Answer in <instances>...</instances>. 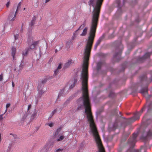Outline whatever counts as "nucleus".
I'll use <instances>...</instances> for the list:
<instances>
[{"label": "nucleus", "mask_w": 152, "mask_h": 152, "mask_svg": "<svg viewBox=\"0 0 152 152\" xmlns=\"http://www.w3.org/2000/svg\"><path fill=\"white\" fill-rule=\"evenodd\" d=\"M90 55H84L83 62V69L81 73L82 96L78 99L77 102L79 104L78 110L85 108V114L86 116L89 123L91 130L94 138L99 152H105L101 139L99 136L96 126L92 115L91 105L88 98L87 82L88 79V61Z\"/></svg>", "instance_id": "nucleus-1"}, {"label": "nucleus", "mask_w": 152, "mask_h": 152, "mask_svg": "<svg viewBox=\"0 0 152 152\" xmlns=\"http://www.w3.org/2000/svg\"><path fill=\"white\" fill-rule=\"evenodd\" d=\"M32 32L31 31H28V41L29 45L30 43L32 41L33 39V37L31 36ZM39 43V41H34L32 42V43L30 45H29V48L31 49H33L35 48L36 45L38 44Z\"/></svg>", "instance_id": "nucleus-2"}, {"label": "nucleus", "mask_w": 152, "mask_h": 152, "mask_svg": "<svg viewBox=\"0 0 152 152\" xmlns=\"http://www.w3.org/2000/svg\"><path fill=\"white\" fill-rule=\"evenodd\" d=\"M16 8L15 5V4L11 10V12L10 14L7 18V21L9 23H11L15 20L16 18L17 14H14L15 10Z\"/></svg>", "instance_id": "nucleus-3"}, {"label": "nucleus", "mask_w": 152, "mask_h": 152, "mask_svg": "<svg viewBox=\"0 0 152 152\" xmlns=\"http://www.w3.org/2000/svg\"><path fill=\"white\" fill-rule=\"evenodd\" d=\"M145 106H144L141 110L140 112L136 113L134 115V117H132L127 120V122L129 123H131L134 122L135 120L139 119L141 113L145 110Z\"/></svg>", "instance_id": "nucleus-4"}, {"label": "nucleus", "mask_w": 152, "mask_h": 152, "mask_svg": "<svg viewBox=\"0 0 152 152\" xmlns=\"http://www.w3.org/2000/svg\"><path fill=\"white\" fill-rule=\"evenodd\" d=\"M123 48V46L121 44L119 45V48L116 49V52L113 56V58L114 59H117V61H118L120 59V56Z\"/></svg>", "instance_id": "nucleus-5"}, {"label": "nucleus", "mask_w": 152, "mask_h": 152, "mask_svg": "<svg viewBox=\"0 0 152 152\" xmlns=\"http://www.w3.org/2000/svg\"><path fill=\"white\" fill-rule=\"evenodd\" d=\"M137 135V133H134L132 137H130L129 139L128 143L132 147H133L134 145L136 142V138Z\"/></svg>", "instance_id": "nucleus-6"}, {"label": "nucleus", "mask_w": 152, "mask_h": 152, "mask_svg": "<svg viewBox=\"0 0 152 152\" xmlns=\"http://www.w3.org/2000/svg\"><path fill=\"white\" fill-rule=\"evenodd\" d=\"M53 147V145L50 143L45 145L40 151V152H48L50 150V148Z\"/></svg>", "instance_id": "nucleus-7"}, {"label": "nucleus", "mask_w": 152, "mask_h": 152, "mask_svg": "<svg viewBox=\"0 0 152 152\" xmlns=\"http://www.w3.org/2000/svg\"><path fill=\"white\" fill-rule=\"evenodd\" d=\"M77 82V78H75L73 80H70L69 81V84L70 85V86L69 87V89H71L74 87L75 84Z\"/></svg>", "instance_id": "nucleus-8"}, {"label": "nucleus", "mask_w": 152, "mask_h": 152, "mask_svg": "<svg viewBox=\"0 0 152 152\" xmlns=\"http://www.w3.org/2000/svg\"><path fill=\"white\" fill-rule=\"evenodd\" d=\"M150 55V53H146L143 57L139 58V61L141 62H143L144 60L148 58Z\"/></svg>", "instance_id": "nucleus-9"}, {"label": "nucleus", "mask_w": 152, "mask_h": 152, "mask_svg": "<svg viewBox=\"0 0 152 152\" xmlns=\"http://www.w3.org/2000/svg\"><path fill=\"white\" fill-rule=\"evenodd\" d=\"M146 131V134L147 137L151 136L152 135L151 129H149L147 127L145 129V131L144 133V134Z\"/></svg>", "instance_id": "nucleus-10"}, {"label": "nucleus", "mask_w": 152, "mask_h": 152, "mask_svg": "<svg viewBox=\"0 0 152 152\" xmlns=\"http://www.w3.org/2000/svg\"><path fill=\"white\" fill-rule=\"evenodd\" d=\"M72 63V60H69L66 62L64 65L63 68L66 69L69 67V66Z\"/></svg>", "instance_id": "nucleus-11"}, {"label": "nucleus", "mask_w": 152, "mask_h": 152, "mask_svg": "<svg viewBox=\"0 0 152 152\" xmlns=\"http://www.w3.org/2000/svg\"><path fill=\"white\" fill-rule=\"evenodd\" d=\"M152 102H150L148 101L147 102L146 105L147 107L148 111H149L152 109Z\"/></svg>", "instance_id": "nucleus-12"}, {"label": "nucleus", "mask_w": 152, "mask_h": 152, "mask_svg": "<svg viewBox=\"0 0 152 152\" xmlns=\"http://www.w3.org/2000/svg\"><path fill=\"white\" fill-rule=\"evenodd\" d=\"M148 91L147 88V87H145L144 88H142L140 91V93L143 95H144L147 93Z\"/></svg>", "instance_id": "nucleus-13"}, {"label": "nucleus", "mask_w": 152, "mask_h": 152, "mask_svg": "<svg viewBox=\"0 0 152 152\" xmlns=\"http://www.w3.org/2000/svg\"><path fill=\"white\" fill-rule=\"evenodd\" d=\"M88 28L87 27H85L83 30L82 33L80 35L81 36H85L86 35L88 31Z\"/></svg>", "instance_id": "nucleus-14"}, {"label": "nucleus", "mask_w": 152, "mask_h": 152, "mask_svg": "<svg viewBox=\"0 0 152 152\" xmlns=\"http://www.w3.org/2000/svg\"><path fill=\"white\" fill-rule=\"evenodd\" d=\"M86 20L84 21L82 25L80 26L79 28L76 31V32H77L80 29H82L86 25Z\"/></svg>", "instance_id": "nucleus-15"}, {"label": "nucleus", "mask_w": 152, "mask_h": 152, "mask_svg": "<svg viewBox=\"0 0 152 152\" xmlns=\"http://www.w3.org/2000/svg\"><path fill=\"white\" fill-rule=\"evenodd\" d=\"M12 56L13 59H14V56L16 51V48L14 47H12Z\"/></svg>", "instance_id": "nucleus-16"}, {"label": "nucleus", "mask_w": 152, "mask_h": 152, "mask_svg": "<svg viewBox=\"0 0 152 152\" xmlns=\"http://www.w3.org/2000/svg\"><path fill=\"white\" fill-rule=\"evenodd\" d=\"M36 20V18L35 16H34L33 17L32 20L31 21L30 25L31 27L34 26L35 23V21Z\"/></svg>", "instance_id": "nucleus-17"}, {"label": "nucleus", "mask_w": 152, "mask_h": 152, "mask_svg": "<svg viewBox=\"0 0 152 152\" xmlns=\"http://www.w3.org/2000/svg\"><path fill=\"white\" fill-rule=\"evenodd\" d=\"M37 112L36 111V110H35L33 112V113L31 115V119H32V120L35 118V117H36L37 115Z\"/></svg>", "instance_id": "nucleus-18"}, {"label": "nucleus", "mask_w": 152, "mask_h": 152, "mask_svg": "<svg viewBox=\"0 0 152 152\" xmlns=\"http://www.w3.org/2000/svg\"><path fill=\"white\" fill-rule=\"evenodd\" d=\"M29 50V48H26L24 51L22 53V54L23 56H25L26 55L28 51Z\"/></svg>", "instance_id": "nucleus-19"}, {"label": "nucleus", "mask_w": 152, "mask_h": 152, "mask_svg": "<svg viewBox=\"0 0 152 152\" xmlns=\"http://www.w3.org/2000/svg\"><path fill=\"white\" fill-rule=\"evenodd\" d=\"M28 114L27 113H26L24 114L23 117L22 118V120L24 121L27 118H28Z\"/></svg>", "instance_id": "nucleus-20"}, {"label": "nucleus", "mask_w": 152, "mask_h": 152, "mask_svg": "<svg viewBox=\"0 0 152 152\" xmlns=\"http://www.w3.org/2000/svg\"><path fill=\"white\" fill-rule=\"evenodd\" d=\"M56 141L58 142L61 141L64 138V137L63 135H60V137L58 138H56Z\"/></svg>", "instance_id": "nucleus-21"}, {"label": "nucleus", "mask_w": 152, "mask_h": 152, "mask_svg": "<svg viewBox=\"0 0 152 152\" xmlns=\"http://www.w3.org/2000/svg\"><path fill=\"white\" fill-rule=\"evenodd\" d=\"M60 131V130L58 129L56 131L55 134V136L56 138H57L58 137V135L60 134L59 133Z\"/></svg>", "instance_id": "nucleus-22"}, {"label": "nucleus", "mask_w": 152, "mask_h": 152, "mask_svg": "<svg viewBox=\"0 0 152 152\" xmlns=\"http://www.w3.org/2000/svg\"><path fill=\"white\" fill-rule=\"evenodd\" d=\"M77 32H76V31H75V33L73 34V35L72 38V40H74L75 38H76L77 35Z\"/></svg>", "instance_id": "nucleus-23"}, {"label": "nucleus", "mask_w": 152, "mask_h": 152, "mask_svg": "<svg viewBox=\"0 0 152 152\" xmlns=\"http://www.w3.org/2000/svg\"><path fill=\"white\" fill-rule=\"evenodd\" d=\"M60 70L59 69H56L54 71V73L53 74V76H56L59 73Z\"/></svg>", "instance_id": "nucleus-24"}, {"label": "nucleus", "mask_w": 152, "mask_h": 152, "mask_svg": "<svg viewBox=\"0 0 152 152\" xmlns=\"http://www.w3.org/2000/svg\"><path fill=\"white\" fill-rule=\"evenodd\" d=\"M118 126V123L117 122H115L113 125V130H115L116 129Z\"/></svg>", "instance_id": "nucleus-25"}, {"label": "nucleus", "mask_w": 152, "mask_h": 152, "mask_svg": "<svg viewBox=\"0 0 152 152\" xmlns=\"http://www.w3.org/2000/svg\"><path fill=\"white\" fill-rule=\"evenodd\" d=\"M102 37L100 38L96 42L95 45L98 46L102 41Z\"/></svg>", "instance_id": "nucleus-26"}, {"label": "nucleus", "mask_w": 152, "mask_h": 152, "mask_svg": "<svg viewBox=\"0 0 152 152\" xmlns=\"http://www.w3.org/2000/svg\"><path fill=\"white\" fill-rule=\"evenodd\" d=\"M102 64L101 63V62H98L97 64V69L99 70V69H100L101 66H102Z\"/></svg>", "instance_id": "nucleus-27"}, {"label": "nucleus", "mask_w": 152, "mask_h": 152, "mask_svg": "<svg viewBox=\"0 0 152 152\" xmlns=\"http://www.w3.org/2000/svg\"><path fill=\"white\" fill-rule=\"evenodd\" d=\"M64 89H63L60 91L58 95V97L62 95L64 91Z\"/></svg>", "instance_id": "nucleus-28"}, {"label": "nucleus", "mask_w": 152, "mask_h": 152, "mask_svg": "<svg viewBox=\"0 0 152 152\" xmlns=\"http://www.w3.org/2000/svg\"><path fill=\"white\" fill-rule=\"evenodd\" d=\"M44 91L42 90H39V97H41L42 95L44 93Z\"/></svg>", "instance_id": "nucleus-29"}, {"label": "nucleus", "mask_w": 152, "mask_h": 152, "mask_svg": "<svg viewBox=\"0 0 152 152\" xmlns=\"http://www.w3.org/2000/svg\"><path fill=\"white\" fill-rule=\"evenodd\" d=\"M72 43V42L71 40L67 42L66 44V46L67 48H69L70 47V43Z\"/></svg>", "instance_id": "nucleus-30"}, {"label": "nucleus", "mask_w": 152, "mask_h": 152, "mask_svg": "<svg viewBox=\"0 0 152 152\" xmlns=\"http://www.w3.org/2000/svg\"><path fill=\"white\" fill-rule=\"evenodd\" d=\"M54 124L51 122V123H48L46 124V125H48L50 127H52L54 125Z\"/></svg>", "instance_id": "nucleus-31"}, {"label": "nucleus", "mask_w": 152, "mask_h": 152, "mask_svg": "<svg viewBox=\"0 0 152 152\" xmlns=\"http://www.w3.org/2000/svg\"><path fill=\"white\" fill-rule=\"evenodd\" d=\"M62 65V64H61V63H60V64H58V66L57 69H59L60 70V69L62 67V66H61V65Z\"/></svg>", "instance_id": "nucleus-32"}, {"label": "nucleus", "mask_w": 152, "mask_h": 152, "mask_svg": "<svg viewBox=\"0 0 152 152\" xmlns=\"http://www.w3.org/2000/svg\"><path fill=\"white\" fill-rule=\"evenodd\" d=\"M47 78H46L45 79H44V80H43L42 82V84H43L44 83H45L47 81Z\"/></svg>", "instance_id": "nucleus-33"}, {"label": "nucleus", "mask_w": 152, "mask_h": 152, "mask_svg": "<svg viewBox=\"0 0 152 152\" xmlns=\"http://www.w3.org/2000/svg\"><path fill=\"white\" fill-rule=\"evenodd\" d=\"M56 112V109H55L53 110V111H52L51 113V116L50 117L51 118V117Z\"/></svg>", "instance_id": "nucleus-34"}, {"label": "nucleus", "mask_w": 152, "mask_h": 152, "mask_svg": "<svg viewBox=\"0 0 152 152\" xmlns=\"http://www.w3.org/2000/svg\"><path fill=\"white\" fill-rule=\"evenodd\" d=\"M14 37L15 38V40L18 39V34H16V35H14Z\"/></svg>", "instance_id": "nucleus-35"}, {"label": "nucleus", "mask_w": 152, "mask_h": 152, "mask_svg": "<svg viewBox=\"0 0 152 152\" xmlns=\"http://www.w3.org/2000/svg\"><path fill=\"white\" fill-rule=\"evenodd\" d=\"M20 6L19 7L18 5V6L17 8V9H16V11L15 12V13H16V14H17V11H18V9H20Z\"/></svg>", "instance_id": "nucleus-36"}, {"label": "nucleus", "mask_w": 152, "mask_h": 152, "mask_svg": "<svg viewBox=\"0 0 152 152\" xmlns=\"http://www.w3.org/2000/svg\"><path fill=\"white\" fill-rule=\"evenodd\" d=\"M3 80V75H0V81Z\"/></svg>", "instance_id": "nucleus-37"}, {"label": "nucleus", "mask_w": 152, "mask_h": 152, "mask_svg": "<svg viewBox=\"0 0 152 152\" xmlns=\"http://www.w3.org/2000/svg\"><path fill=\"white\" fill-rule=\"evenodd\" d=\"M11 145L9 146L8 147V149H7L8 151H10L11 150Z\"/></svg>", "instance_id": "nucleus-38"}, {"label": "nucleus", "mask_w": 152, "mask_h": 152, "mask_svg": "<svg viewBox=\"0 0 152 152\" xmlns=\"http://www.w3.org/2000/svg\"><path fill=\"white\" fill-rule=\"evenodd\" d=\"M62 150V149H60V148L58 149L56 151V152H60Z\"/></svg>", "instance_id": "nucleus-39"}, {"label": "nucleus", "mask_w": 152, "mask_h": 152, "mask_svg": "<svg viewBox=\"0 0 152 152\" xmlns=\"http://www.w3.org/2000/svg\"><path fill=\"white\" fill-rule=\"evenodd\" d=\"M10 4V2H8L6 4V6L7 7H8L9 6Z\"/></svg>", "instance_id": "nucleus-40"}, {"label": "nucleus", "mask_w": 152, "mask_h": 152, "mask_svg": "<svg viewBox=\"0 0 152 152\" xmlns=\"http://www.w3.org/2000/svg\"><path fill=\"white\" fill-rule=\"evenodd\" d=\"M10 106V104H7L6 105V107L7 108L9 107Z\"/></svg>", "instance_id": "nucleus-41"}, {"label": "nucleus", "mask_w": 152, "mask_h": 152, "mask_svg": "<svg viewBox=\"0 0 152 152\" xmlns=\"http://www.w3.org/2000/svg\"><path fill=\"white\" fill-rule=\"evenodd\" d=\"M117 109H116L115 111H114V114H116L117 113H118V112H117Z\"/></svg>", "instance_id": "nucleus-42"}, {"label": "nucleus", "mask_w": 152, "mask_h": 152, "mask_svg": "<svg viewBox=\"0 0 152 152\" xmlns=\"http://www.w3.org/2000/svg\"><path fill=\"white\" fill-rule=\"evenodd\" d=\"M145 147L144 146H142V148H141V151H142L143 150H145Z\"/></svg>", "instance_id": "nucleus-43"}, {"label": "nucleus", "mask_w": 152, "mask_h": 152, "mask_svg": "<svg viewBox=\"0 0 152 152\" xmlns=\"http://www.w3.org/2000/svg\"><path fill=\"white\" fill-rule=\"evenodd\" d=\"M3 115V114H1L0 115V120H2L3 119V118L2 117Z\"/></svg>", "instance_id": "nucleus-44"}, {"label": "nucleus", "mask_w": 152, "mask_h": 152, "mask_svg": "<svg viewBox=\"0 0 152 152\" xmlns=\"http://www.w3.org/2000/svg\"><path fill=\"white\" fill-rule=\"evenodd\" d=\"M134 152H140V151L137 150H134Z\"/></svg>", "instance_id": "nucleus-45"}, {"label": "nucleus", "mask_w": 152, "mask_h": 152, "mask_svg": "<svg viewBox=\"0 0 152 152\" xmlns=\"http://www.w3.org/2000/svg\"><path fill=\"white\" fill-rule=\"evenodd\" d=\"M10 135H12L13 136V137H14V138H15L16 137V135H13L12 134H11V133L10 134Z\"/></svg>", "instance_id": "nucleus-46"}, {"label": "nucleus", "mask_w": 152, "mask_h": 152, "mask_svg": "<svg viewBox=\"0 0 152 152\" xmlns=\"http://www.w3.org/2000/svg\"><path fill=\"white\" fill-rule=\"evenodd\" d=\"M31 105H28V110H29L31 108Z\"/></svg>", "instance_id": "nucleus-47"}, {"label": "nucleus", "mask_w": 152, "mask_h": 152, "mask_svg": "<svg viewBox=\"0 0 152 152\" xmlns=\"http://www.w3.org/2000/svg\"><path fill=\"white\" fill-rule=\"evenodd\" d=\"M120 3V0H118V1H117V3H118V7L119 6Z\"/></svg>", "instance_id": "nucleus-48"}, {"label": "nucleus", "mask_w": 152, "mask_h": 152, "mask_svg": "<svg viewBox=\"0 0 152 152\" xmlns=\"http://www.w3.org/2000/svg\"><path fill=\"white\" fill-rule=\"evenodd\" d=\"M97 46H98L97 45H95V46H94V49H95V50H96V48H97Z\"/></svg>", "instance_id": "nucleus-49"}, {"label": "nucleus", "mask_w": 152, "mask_h": 152, "mask_svg": "<svg viewBox=\"0 0 152 152\" xmlns=\"http://www.w3.org/2000/svg\"><path fill=\"white\" fill-rule=\"evenodd\" d=\"M12 86L13 87H14L15 86L14 83L13 82H12Z\"/></svg>", "instance_id": "nucleus-50"}, {"label": "nucleus", "mask_w": 152, "mask_h": 152, "mask_svg": "<svg viewBox=\"0 0 152 152\" xmlns=\"http://www.w3.org/2000/svg\"><path fill=\"white\" fill-rule=\"evenodd\" d=\"M50 0H45V3H47Z\"/></svg>", "instance_id": "nucleus-51"}, {"label": "nucleus", "mask_w": 152, "mask_h": 152, "mask_svg": "<svg viewBox=\"0 0 152 152\" xmlns=\"http://www.w3.org/2000/svg\"><path fill=\"white\" fill-rule=\"evenodd\" d=\"M20 5H21V3H20V2L18 4V5L19 6V7H20Z\"/></svg>", "instance_id": "nucleus-52"}, {"label": "nucleus", "mask_w": 152, "mask_h": 152, "mask_svg": "<svg viewBox=\"0 0 152 152\" xmlns=\"http://www.w3.org/2000/svg\"><path fill=\"white\" fill-rule=\"evenodd\" d=\"M58 52V50L57 49H56L55 50V53H56Z\"/></svg>", "instance_id": "nucleus-53"}, {"label": "nucleus", "mask_w": 152, "mask_h": 152, "mask_svg": "<svg viewBox=\"0 0 152 152\" xmlns=\"http://www.w3.org/2000/svg\"><path fill=\"white\" fill-rule=\"evenodd\" d=\"M142 80H144V78H143L142 77L141 78Z\"/></svg>", "instance_id": "nucleus-54"}, {"label": "nucleus", "mask_w": 152, "mask_h": 152, "mask_svg": "<svg viewBox=\"0 0 152 152\" xmlns=\"http://www.w3.org/2000/svg\"><path fill=\"white\" fill-rule=\"evenodd\" d=\"M52 59L50 58V60L52 61Z\"/></svg>", "instance_id": "nucleus-55"}, {"label": "nucleus", "mask_w": 152, "mask_h": 152, "mask_svg": "<svg viewBox=\"0 0 152 152\" xmlns=\"http://www.w3.org/2000/svg\"><path fill=\"white\" fill-rule=\"evenodd\" d=\"M25 10V8H24V9H23V10Z\"/></svg>", "instance_id": "nucleus-56"}, {"label": "nucleus", "mask_w": 152, "mask_h": 152, "mask_svg": "<svg viewBox=\"0 0 152 152\" xmlns=\"http://www.w3.org/2000/svg\"><path fill=\"white\" fill-rule=\"evenodd\" d=\"M151 81H152V78L151 79Z\"/></svg>", "instance_id": "nucleus-57"}, {"label": "nucleus", "mask_w": 152, "mask_h": 152, "mask_svg": "<svg viewBox=\"0 0 152 152\" xmlns=\"http://www.w3.org/2000/svg\"><path fill=\"white\" fill-rule=\"evenodd\" d=\"M66 103V102H65L64 104H65Z\"/></svg>", "instance_id": "nucleus-58"}, {"label": "nucleus", "mask_w": 152, "mask_h": 152, "mask_svg": "<svg viewBox=\"0 0 152 152\" xmlns=\"http://www.w3.org/2000/svg\"><path fill=\"white\" fill-rule=\"evenodd\" d=\"M31 30L32 28H31Z\"/></svg>", "instance_id": "nucleus-59"}, {"label": "nucleus", "mask_w": 152, "mask_h": 152, "mask_svg": "<svg viewBox=\"0 0 152 152\" xmlns=\"http://www.w3.org/2000/svg\"><path fill=\"white\" fill-rule=\"evenodd\" d=\"M144 152H146L145 151Z\"/></svg>", "instance_id": "nucleus-60"}]
</instances>
